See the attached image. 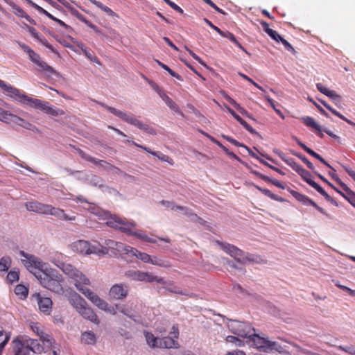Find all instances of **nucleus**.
<instances>
[{"mask_svg":"<svg viewBox=\"0 0 355 355\" xmlns=\"http://www.w3.org/2000/svg\"><path fill=\"white\" fill-rule=\"evenodd\" d=\"M339 349L348 353L352 355H355V347L353 345H349V346H338L337 347Z\"/></svg>","mask_w":355,"mask_h":355,"instance_id":"obj_54","label":"nucleus"},{"mask_svg":"<svg viewBox=\"0 0 355 355\" xmlns=\"http://www.w3.org/2000/svg\"><path fill=\"white\" fill-rule=\"evenodd\" d=\"M70 304L76 309L80 315H81L85 319L91 321L94 324H98L99 320L92 310L89 307L86 301L77 293H73L69 297Z\"/></svg>","mask_w":355,"mask_h":355,"instance_id":"obj_6","label":"nucleus"},{"mask_svg":"<svg viewBox=\"0 0 355 355\" xmlns=\"http://www.w3.org/2000/svg\"><path fill=\"white\" fill-rule=\"evenodd\" d=\"M155 62L158 64L159 66H160L163 69L166 70V71L168 72V73L175 78L176 79L179 80H182V76L177 73L176 72H175L173 70H172L171 69H170L166 64L162 63V62H160L159 60H156Z\"/></svg>","mask_w":355,"mask_h":355,"instance_id":"obj_41","label":"nucleus"},{"mask_svg":"<svg viewBox=\"0 0 355 355\" xmlns=\"http://www.w3.org/2000/svg\"><path fill=\"white\" fill-rule=\"evenodd\" d=\"M12 344L14 355H29L30 349L25 345L23 340L14 339Z\"/></svg>","mask_w":355,"mask_h":355,"instance_id":"obj_23","label":"nucleus"},{"mask_svg":"<svg viewBox=\"0 0 355 355\" xmlns=\"http://www.w3.org/2000/svg\"><path fill=\"white\" fill-rule=\"evenodd\" d=\"M317 89L323 94L331 98L335 101H339L340 96H338L334 91L329 89L327 87L324 86L322 83L316 84Z\"/></svg>","mask_w":355,"mask_h":355,"instance_id":"obj_31","label":"nucleus"},{"mask_svg":"<svg viewBox=\"0 0 355 355\" xmlns=\"http://www.w3.org/2000/svg\"><path fill=\"white\" fill-rule=\"evenodd\" d=\"M35 296L40 310L43 313L50 314L53 305L51 299L49 297H43L40 293H37Z\"/></svg>","mask_w":355,"mask_h":355,"instance_id":"obj_19","label":"nucleus"},{"mask_svg":"<svg viewBox=\"0 0 355 355\" xmlns=\"http://www.w3.org/2000/svg\"><path fill=\"white\" fill-rule=\"evenodd\" d=\"M57 266L74 282L76 288L94 305L102 310L115 314L114 311L112 312L114 309H110L108 304L105 300L100 298L89 288H85V286L89 285L90 281L81 271L69 263H60V264H57Z\"/></svg>","mask_w":355,"mask_h":355,"instance_id":"obj_1","label":"nucleus"},{"mask_svg":"<svg viewBox=\"0 0 355 355\" xmlns=\"http://www.w3.org/2000/svg\"><path fill=\"white\" fill-rule=\"evenodd\" d=\"M144 78L149 83L152 88L159 94V96L164 92L154 81L148 79L145 76H144Z\"/></svg>","mask_w":355,"mask_h":355,"instance_id":"obj_56","label":"nucleus"},{"mask_svg":"<svg viewBox=\"0 0 355 355\" xmlns=\"http://www.w3.org/2000/svg\"><path fill=\"white\" fill-rule=\"evenodd\" d=\"M39 273L37 279L44 288L58 295H62L64 293L62 286L64 278L58 270L48 268L44 272H39Z\"/></svg>","mask_w":355,"mask_h":355,"instance_id":"obj_4","label":"nucleus"},{"mask_svg":"<svg viewBox=\"0 0 355 355\" xmlns=\"http://www.w3.org/2000/svg\"><path fill=\"white\" fill-rule=\"evenodd\" d=\"M229 330L234 334L242 338H250L255 329L250 324L236 320H230L227 322Z\"/></svg>","mask_w":355,"mask_h":355,"instance_id":"obj_10","label":"nucleus"},{"mask_svg":"<svg viewBox=\"0 0 355 355\" xmlns=\"http://www.w3.org/2000/svg\"><path fill=\"white\" fill-rule=\"evenodd\" d=\"M125 276L135 281L146 282L150 283L156 282L163 285L166 284V282L164 278L153 275L152 273L148 272L130 270L125 272Z\"/></svg>","mask_w":355,"mask_h":355,"instance_id":"obj_12","label":"nucleus"},{"mask_svg":"<svg viewBox=\"0 0 355 355\" xmlns=\"http://www.w3.org/2000/svg\"><path fill=\"white\" fill-rule=\"evenodd\" d=\"M132 144H134V146L144 150L147 153L153 155V156L157 157L159 160H161L162 162H167L170 165H173L174 164L173 159L172 158H171L169 156L166 155L162 153L159 151H157V152L152 151L149 148L146 147V146H142V145H139V144H138L137 143H136L135 141H132Z\"/></svg>","mask_w":355,"mask_h":355,"instance_id":"obj_20","label":"nucleus"},{"mask_svg":"<svg viewBox=\"0 0 355 355\" xmlns=\"http://www.w3.org/2000/svg\"><path fill=\"white\" fill-rule=\"evenodd\" d=\"M20 254L26 258V259L22 260L25 267L33 273L36 278H37V275H40L39 272H44V270L48 268L46 264L41 261L37 257L28 254L24 251H20Z\"/></svg>","mask_w":355,"mask_h":355,"instance_id":"obj_11","label":"nucleus"},{"mask_svg":"<svg viewBox=\"0 0 355 355\" xmlns=\"http://www.w3.org/2000/svg\"><path fill=\"white\" fill-rule=\"evenodd\" d=\"M150 263L155 266H158L160 267L168 268L171 266V264L168 261H165L162 259H158L157 257H151V261L149 262Z\"/></svg>","mask_w":355,"mask_h":355,"instance_id":"obj_48","label":"nucleus"},{"mask_svg":"<svg viewBox=\"0 0 355 355\" xmlns=\"http://www.w3.org/2000/svg\"><path fill=\"white\" fill-rule=\"evenodd\" d=\"M92 4L95 5L96 7L100 8L101 10L107 13L108 15L114 17L116 15V13L112 10L109 7L104 6L101 1L96 0H88Z\"/></svg>","mask_w":355,"mask_h":355,"instance_id":"obj_38","label":"nucleus"},{"mask_svg":"<svg viewBox=\"0 0 355 355\" xmlns=\"http://www.w3.org/2000/svg\"><path fill=\"white\" fill-rule=\"evenodd\" d=\"M220 35H221L223 37L227 38L230 40L232 42H233L234 44H236L239 49H241L242 51H243L245 53L248 54V52L246 51V49L241 44L240 42L236 40L235 36L229 31H223L221 30L220 33H219Z\"/></svg>","mask_w":355,"mask_h":355,"instance_id":"obj_35","label":"nucleus"},{"mask_svg":"<svg viewBox=\"0 0 355 355\" xmlns=\"http://www.w3.org/2000/svg\"><path fill=\"white\" fill-rule=\"evenodd\" d=\"M164 1L173 10L179 12L180 13H183V10L180 6H178L177 4H175L174 2H173L170 0H164Z\"/></svg>","mask_w":355,"mask_h":355,"instance_id":"obj_59","label":"nucleus"},{"mask_svg":"<svg viewBox=\"0 0 355 355\" xmlns=\"http://www.w3.org/2000/svg\"><path fill=\"white\" fill-rule=\"evenodd\" d=\"M135 257L144 263H149L151 261V257L148 254L139 252V250H137Z\"/></svg>","mask_w":355,"mask_h":355,"instance_id":"obj_50","label":"nucleus"},{"mask_svg":"<svg viewBox=\"0 0 355 355\" xmlns=\"http://www.w3.org/2000/svg\"><path fill=\"white\" fill-rule=\"evenodd\" d=\"M128 293V286L123 284H117L113 285L109 292L110 296L115 300H121L125 298Z\"/></svg>","mask_w":355,"mask_h":355,"instance_id":"obj_16","label":"nucleus"},{"mask_svg":"<svg viewBox=\"0 0 355 355\" xmlns=\"http://www.w3.org/2000/svg\"><path fill=\"white\" fill-rule=\"evenodd\" d=\"M228 112L232 115V116L241 124L243 127L250 133H256V130L250 126L245 120H243L240 116H239L230 107H227Z\"/></svg>","mask_w":355,"mask_h":355,"instance_id":"obj_27","label":"nucleus"},{"mask_svg":"<svg viewBox=\"0 0 355 355\" xmlns=\"http://www.w3.org/2000/svg\"><path fill=\"white\" fill-rule=\"evenodd\" d=\"M203 1L209 5L211 8H213L218 12H219L220 14H223V15H225L226 14V12L223 10L220 9V8H218L211 0H203Z\"/></svg>","mask_w":355,"mask_h":355,"instance_id":"obj_58","label":"nucleus"},{"mask_svg":"<svg viewBox=\"0 0 355 355\" xmlns=\"http://www.w3.org/2000/svg\"><path fill=\"white\" fill-rule=\"evenodd\" d=\"M216 243L224 252L233 257L238 263H239L241 257L244 255V251L234 245L228 243H223L219 241H217Z\"/></svg>","mask_w":355,"mask_h":355,"instance_id":"obj_14","label":"nucleus"},{"mask_svg":"<svg viewBox=\"0 0 355 355\" xmlns=\"http://www.w3.org/2000/svg\"><path fill=\"white\" fill-rule=\"evenodd\" d=\"M222 137L225 139H226L227 141H228L229 142H230L231 144H234L236 146H242V147H244V148L245 146V145L240 144L238 141H236V139L232 138L231 137L226 136V135H223Z\"/></svg>","mask_w":355,"mask_h":355,"instance_id":"obj_63","label":"nucleus"},{"mask_svg":"<svg viewBox=\"0 0 355 355\" xmlns=\"http://www.w3.org/2000/svg\"><path fill=\"white\" fill-rule=\"evenodd\" d=\"M309 184L311 185V174L303 168L302 166H299V169L295 171Z\"/></svg>","mask_w":355,"mask_h":355,"instance_id":"obj_44","label":"nucleus"},{"mask_svg":"<svg viewBox=\"0 0 355 355\" xmlns=\"http://www.w3.org/2000/svg\"><path fill=\"white\" fill-rule=\"evenodd\" d=\"M106 224L110 227L119 230L141 241L150 243H156V240L149 237L144 231L137 230V224L133 220H128L125 218H122L115 214H107L106 215Z\"/></svg>","mask_w":355,"mask_h":355,"instance_id":"obj_3","label":"nucleus"},{"mask_svg":"<svg viewBox=\"0 0 355 355\" xmlns=\"http://www.w3.org/2000/svg\"><path fill=\"white\" fill-rule=\"evenodd\" d=\"M19 46L28 54L29 59L38 67V71L51 76L56 74V71L46 62L42 60L40 55L31 49L27 44L21 42H17Z\"/></svg>","mask_w":355,"mask_h":355,"instance_id":"obj_8","label":"nucleus"},{"mask_svg":"<svg viewBox=\"0 0 355 355\" xmlns=\"http://www.w3.org/2000/svg\"><path fill=\"white\" fill-rule=\"evenodd\" d=\"M11 266V259L9 257H3L0 260V272H6Z\"/></svg>","mask_w":355,"mask_h":355,"instance_id":"obj_42","label":"nucleus"},{"mask_svg":"<svg viewBox=\"0 0 355 355\" xmlns=\"http://www.w3.org/2000/svg\"><path fill=\"white\" fill-rule=\"evenodd\" d=\"M19 271L16 269L11 270L7 275L6 280L12 284L19 280Z\"/></svg>","mask_w":355,"mask_h":355,"instance_id":"obj_43","label":"nucleus"},{"mask_svg":"<svg viewBox=\"0 0 355 355\" xmlns=\"http://www.w3.org/2000/svg\"><path fill=\"white\" fill-rule=\"evenodd\" d=\"M13 12L17 15L19 17L25 18L28 22H30L32 24H35V21L34 19H33L27 13L19 6L12 3L11 5Z\"/></svg>","mask_w":355,"mask_h":355,"instance_id":"obj_30","label":"nucleus"},{"mask_svg":"<svg viewBox=\"0 0 355 355\" xmlns=\"http://www.w3.org/2000/svg\"><path fill=\"white\" fill-rule=\"evenodd\" d=\"M145 338L148 345L153 348L158 347L159 338L155 337V336L150 332H145Z\"/></svg>","mask_w":355,"mask_h":355,"instance_id":"obj_37","label":"nucleus"},{"mask_svg":"<svg viewBox=\"0 0 355 355\" xmlns=\"http://www.w3.org/2000/svg\"><path fill=\"white\" fill-rule=\"evenodd\" d=\"M291 193L296 200L302 202L303 204H307L311 202V200L306 196L300 193L297 191H291Z\"/></svg>","mask_w":355,"mask_h":355,"instance_id":"obj_47","label":"nucleus"},{"mask_svg":"<svg viewBox=\"0 0 355 355\" xmlns=\"http://www.w3.org/2000/svg\"><path fill=\"white\" fill-rule=\"evenodd\" d=\"M329 184L340 195L347 199L352 205L355 207V192L352 191L345 184H343V189L345 191L347 195H345L343 192L333 186L331 184Z\"/></svg>","mask_w":355,"mask_h":355,"instance_id":"obj_24","label":"nucleus"},{"mask_svg":"<svg viewBox=\"0 0 355 355\" xmlns=\"http://www.w3.org/2000/svg\"><path fill=\"white\" fill-rule=\"evenodd\" d=\"M0 87L8 92L10 97L15 98L21 103L27 104L31 107L38 109L49 116H58L65 114L64 110L52 106L49 102L30 97L2 80H0Z\"/></svg>","mask_w":355,"mask_h":355,"instance_id":"obj_2","label":"nucleus"},{"mask_svg":"<svg viewBox=\"0 0 355 355\" xmlns=\"http://www.w3.org/2000/svg\"><path fill=\"white\" fill-rule=\"evenodd\" d=\"M0 121L7 123H15L26 129L33 130L35 127L21 117L4 110L0 107Z\"/></svg>","mask_w":355,"mask_h":355,"instance_id":"obj_13","label":"nucleus"},{"mask_svg":"<svg viewBox=\"0 0 355 355\" xmlns=\"http://www.w3.org/2000/svg\"><path fill=\"white\" fill-rule=\"evenodd\" d=\"M256 188L260 191L262 193H263L265 196L269 197L272 200H278V198L277 195L272 193L270 190L267 189H263L261 187H259L258 186L256 187Z\"/></svg>","mask_w":355,"mask_h":355,"instance_id":"obj_52","label":"nucleus"},{"mask_svg":"<svg viewBox=\"0 0 355 355\" xmlns=\"http://www.w3.org/2000/svg\"><path fill=\"white\" fill-rule=\"evenodd\" d=\"M89 254H95L97 255H105L108 254L107 248L104 247L101 243L95 241L94 243H89Z\"/></svg>","mask_w":355,"mask_h":355,"instance_id":"obj_26","label":"nucleus"},{"mask_svg":"<svg viewBox=\"0 0 355 355\" xmlns=\"http://www.w3.org/2000/svg\"><path fill=\"white\" fill-rule=\"evenodd\" d=\"M100 105L112 114L120 118L123 121L138 128L139 129L147 132L149 135H156V131L154 128L146 123H144L142 121L138 120L132 116H130L124 112L119 110L113 107L108 106L103 103H100Z\"/></svg>","mask_w":355,"mask_h":355,"instance_id":"obj_7","label":"nucleus"},{"mask_svg":"<svg viewBox=\"0 0 355 355\" xmlns=\"http://www.w3.org/2000/svg\"><path fill=\"white\" fill-rule=\"evenodd\" d=\"M312 130H313L314 132L320 137H322L323 132H325L332 138H338V137L331 131L327 130V128H322L320 125L317 124L313 120H312Z\"/></svg>","mask_w":355,"mask_h":355,"instance_id":"obj_29","label":"nucleus"},{"mask_svg":"<svg viewBox=\"0 0 355 355\" xmlns=\"http://www.w3.org/2000/svg\"><path fill=\"white\" fill-rule=\"evenodd\" d=\"M77 152L81 158L87 162H92L95 165L103 166V164H105V170L112 171H114V168L116 167L114 165L110 164V163L107 162L105 160L98 159L95 157L90 156L89 155L85 153L83 150L80 148L77 150Z\"/></svg>","mask_w":355,"mask_h":355,"instance_id":"obj_18","label":"nucleus"},{"mask_svg":"<svg viewBox=\"0 0 355 355\" xmlns=\"http://www.w3.org/2000/svg\"><path fill=\"white\" fill-rule=\"evenodd\" d=\"M23 341L25 345L30 349V352H33L34 353L40 354L42 353L44 349L46 347L42 344L41 345L38 340L32 339L30 338H22Z\"/></svg>","mask_w":355,"mask_h":355,"instance_id":"obj_21","label":"nucleus"},{"mask_svg":"<svg viewBox=\"0 0 355 355\" xmlns=\"http://www.w3.org/2000/svg\"><path fill=\"white\" fill-rule=\"evenodd\" d=\"M312 157L318 159L323 164L331 168L332 171H335V170L328 163H327V162L319 154L316 153L313 150H312Z\"/></svg>","mask_w":355,"mask_h":355,"instance_id":"obj_57","label":"nucleus"},{"mask_svg":"<svg viewBox=\"0 0 355 355\" xmlns=\"http://www.w3.org/2000/svg\"><path fill=\"white\" fill-rule=\"evenodd\" d=\"M261 25L263 29V31L268 34H272V29H271L270 27H269V25L266 22V21H261Z\"/></svg>","mask_w":355,"mask_h":355,"instance_id":"obj_64","label":"nucleus"},{"mask_svg":"<svg viewBox=\"0 0 355 355\" xmlns=\"http://www.w3.org/2000/svg\"><path fill=\"white\" fill-rule=\"evenodd\" d=\"M225 340L227 343H230L234 344L236 346H243L244 345V342L238 338L233 336H228L226 337Z\"/></svg>","mask_w":355,"mask_h":355,"instance_id":"obj_49","label":"nucleus"},{"mask_svg":"<svg viewBox=\"0 0 355 355\" xmlns=\"http://www.w3.org/2000/svg\"><path fill=\"white\" fill-rule=\"evenodd\" d=\"M239 263L242 264L247 263L263 264L266 263V261L259 255L244 252V255L241 257Z\"/></svg>","mask_w":355,"mask_h":355,"instance_id":"obj_22","label":"nucleus"},{"mask_svg":"<svg viewBox=\"0 0 355 355\" xmlns=\"http://www.w3.org/2000/svg\"><path fill=\"white\" fill-rule=\"evenodd\" d=\"M250 340L253 343V345L261 352H282L283 347L277 342L270 341L265 338L261 337L255 332H253Z\"/></svg>","mask_w":355,"mask_h":355,"instance_id":"obj_9","label":"nucleus"},{"mask_svg":"<svg viewBox=\"0 0 355 355\" xmlns=\"http://www.w3.org/2000/svg\"><path fill=\"white\" fill-rule=\"evenodd\" d=\"M137 252V250L136 248L126 245V248H125L124 251L120 257L129 261H132V259L136 257Z\"/></svg>","mask_w":355,"mask_h":355,"instance_id":"obj_34","label":"nucleus"},{"mask_svg":"<svg viewBox=\"0 0 355 355\" xmlns=\"http://www.w3.org/2000/svg\"><path fill=\"white\" fill-rule=\"evenodd\" d=\"M26 207L28 211L40 214L52 215L61 220H74L75 216H68L63 209L54 207L50 205L43 204L37 201H31L26 203Z\"/></svg>","mask_w":355,"mask_h":355,"instance_id":"obj_5","label":"nucleus"},{"mask_svg":"<svg viewBox=\"0 0 355 355\" xmlns=\"http://www.w3.org/2000/svg\"><path fill=\"white\" fill-rule=\"evenodd\" d=\"M312 187L315 189L321 195H322L326 200L330 202H334V199L327 194V193L318 184L312 181Z\"/></svg>","mask_w":355,"mask_h":355,"instance_id":"obj_45","label":"nucleus"},{"mask_svg":"<svg viewBox=\"0 0 355 355\" xmlns=\"http://www.w3.org/2000/svg\"><path fill=\"white\" fill-rule=\"evenodd\" d=\"M224 98L231 104L241 114L248 116V112L241 107V105L237 103L234 99H233L232 97H230L227 94L224 95Z\"/></svg>","mask_w":355,"mask_h":355,"instance_id":"obj_39","label":"nucleus"},{"mask_svg":"<svg viewBox=\"0 0 355 355\" xmlns=\"http://www.w3.org/2000/svg\"><path fill=\"white\" fill-rule=\"evenodd\" d=\"M222 137L225 139H226L227 141H228L229 142H230L231 144H234L236 146H242V147H244V148L245 146V145L240 144L238 141H236V139L232 138L231 137L226 136V135H223Z\"/></svg>","mask_w":355,"mask_h":355,"instance_id":"obj_62","label":"nucleus"},{"mask_svg":"<svg viewBox=\"0 0 355 355\" xmlns=\"http://www.w3.org/2000/svg\"><path fill=\"white\" fill-rule=\"evenodd\" d=\"M257 175L263 180L272 183L274 185L279 188H283L281 183L278 180H272L269 177L263 174L259 173Z\"/></svg>","mask_w":355,"mask_h":355,"instance_id":"obj_51","label":"nucleus"},{"mask_svg":"<svg viewBox=\"0 0 355 355\" xmlns=\"http://www.w3.org/2000/svg\"><path fill=\"white\" fill-rule=\"evenodd\" d=\"M81 341L87 345H94L96 342V335L92 331H85L81 335Z\"/></svg>","mask_w":355,"mask_h":355,"instance_id":"obj_36","label":"nucleus"},{"mask_svg":"<svg viewBox=\"0 0 355 355\" xmlns=\"http://www.w3.org/2000/svg\"><path fill=\"white\" fill-rule=\"evenodd\" d=\"M74 248L78 252L84 254H89V242L84 240H80L74 243Z\"/></svg>","mask_w":355,"mask_h":355,"instance_id":"obj_33","label":"nucleus"},{"mask_svg":"<svg viewBox=\"0 0 355 355\" xmlns=\"http://www.w3.org/2000/svg\"><path fill=\"white\" fill-rule=\"evenodd\" d=\"M125 248H126V244L118 242L117 245L112 253L114 255L121 256L122 252L124 251Z\"/></svg>","mask_w":355,"mask_h":355,"instance_id":"obj_53","label":"nucleus"},{"mask_svg":"<svg viewBox=\"0 0 355 355\" xmlns=\"http://www.w3.org/2000/svg\"><path fill=\"white\" fill-rule=\"evenodd\" d=\"M116 308L119 312L132 319L134 321H136L135 315L132 314L130 310L128 308H126L124 305H116Z\"/></svg>","mask_w":355,"mask_h":355,"instance_id":"obj_46","label":"nucleus"},{"mask_svg":"<svg viewBox=\"0 0 355 355\" xmlns=\"http://www.w3.org/2000/svg\"><path fill=\"white\" fill-rule=\"evenodd\" d=\"M158 347L160 348H178V343L173 338L166 336L159 340Z\"/></svg>","mask_w":355,"mask_h":355,"instance_id":"obj_25","label":"nucleus"},{"mask_svg":"<svg viewBox=\"0 0 355 355\" xmlns=\"http://www.w3.org/2000/svg\"><path fill=\"white\" fill-rule=\"evenodd\" d=\"M274 153L277 154L288 165L292 167L293 170L296 171V169H299L300 165L297 164L293 158L286 157V155L283 152L278 149H275Z\"/></svg>","mask_w":355,"mask_h":355,"instance_id":"obj_28","label":"nucleus"},{"mask_svg":"<svg viewBox=\"0 0 355 355\" xmlns=\"http://www.w3.org/2000/svg\"><path fill=\"white\" fill-rule=\"evenodd\" d=\"M37 10L42 14V15H46V17H48L49 19H52V20H57V18L53 17L51 14H50L49 12H47L46 10H44V8H42L41 6H39L38 8H37Z\"/></svg>","mask_w":355,"mask_h":355,"instance_id":"obj_61","label":"nucleus"},{"mask_svg":"<svg viewBox=\"0 0 355 355\" xmlns=\"http://www.w3.org/2000/svg\"><path fill=\"white\" fill-rule=\"evenodd\" d=\"M184 48L194 60L198 61L200 64H201L202 65H205V64L202 62V60L200 58V57L198 55H197L193 51L189 49L187 46H185Z\"/></svg>","mask_w":355,"mask_h":355,"instance_id":"obj_60","label":"nucleus"},{"mask_svg":"<svg viewBox=\"0 0 355 355\" xmlns=\"http://www.w3.org/2000/svg\"><path fill=\"white\" fill-rule=\"evenodd\" d=\"M15 293L21 299L28 296V289L24 285L19 284L15 288Z\"/></svg>","mask_w":355,"mask_h":355,"instance_id":"obj_40","label":"nucleus"},{"mask_svg":"<svg viewBox=\"0 0 355 355\" xmlns=\"http://www.w3.org/2000/svg\"><path fill=\"white\" fill-rule=\"evenodd\" d=\"M30 328L37 336L40 337V340L46 347V349H49L53 347L54 339L51 336L41 330L37 323H31Z\"/></svg>","mask_w":355,"mask_h":355,"instance_id":"obj_15","label":"nucleus"},{"mask_svg":"<svg viewBox=\"0 0 355 355\" xmlns=\"http://www.w3.org/2000/svg\"><path fill=\"white\" fill-rule=\"evenodd\" d=\"M118 242L114 240L108 239L105 242V245L106 248H107V250H110L111 252H113L115 248L117 245Z\"/></svg>","mask_w":355,"mask_h":355,"instance_id":"obj_55","label":"nucleus"},{"mask_svg":"<svg viewBox=\"0 0 355 355\" xmlns=\"http://www.w3.org/2000/svg\"><path fill=\"white\" fill-rule=\"evenodd\" d=\"M77 152L81 158L87 162H92L95 165L103 166V164H105V170L112 171H114V168L116 167L114 165L110 164V163L107 162L105 160L98 159L95 157L90 156L89 155L85 153L83 150L80 148L77 150Z\"/></svg>","mask_w":355,"mask_h":355,"instance_id":"obj_17","label":"nucleus"},{"mask_svg":"<svg viewBox=\"0 0 355 355\" xmlns=\"http://www.w3.org/2000/svg\"><path fill=\"white\" fill-rule=\"evenodd\" d=\"M159 96L171 110L183 115L178 105L164 92L160 94Z\"/></svg>","mask_w":355,"mask_h":355,"instance_id":"obj_32","label":"nucleus"}]
</instances>
